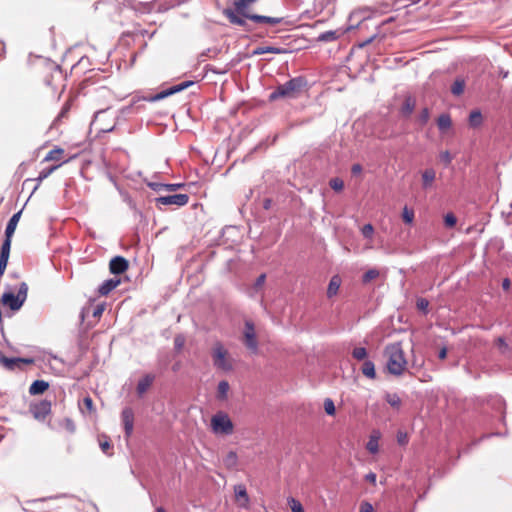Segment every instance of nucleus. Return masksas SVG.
Wrapping results in <instances>:
<instances>
[{"label":"nucleus","mask_w":512,"mask_h":512,"mask_svg":"<svg viewBox=\"0 0 512 512\" xmlns=\"http://www.w3.org/2000/svg\"><path fill=\"white\" fill-rule=\"evenodd\" d=\"M383 356L386 360L387 371L394 376H401L407 369V359L400 342L385 347Z\"/></svg>","instance_id":"1"},{"label":"nucleus","mask_w":512,"mask_h":512,"mask_svg":"<svg viewBox=\"0 0 512 512\" xmlns=\"http://www.w3.org/2000/svg\"><path fill=\"white\" fill-rule=\"evenodd\" d=\"M213 365L222 371L228 372L233 369V359L224 345L217 341L211 349Z\"/></svg>","instance_id":"2"},{"label":"nucleus","mask_w":512,"mask_h":512,"mask_svg":"<svg viewBox=\"0 0 512 512\" xmlns=\"http://www.w3.org/2000/svg\"><path fill=\"white\" fill-rule=\"evenodd\" d=\"M256 0H234L235 10L240 14L246 17L247 19L252 20L255 23H264L269 25H277L282 21L281 17H269L258 14H250L246 12V8L249 4L255 2Z\"/></svg>","instance_id":"3"},{"label":"nucleus","mask_w":512,"mask_h":512,"mask_svg":"<svg viewBox=\"0 0 512 512\" xmlns=\"http://www.w3.org/2000/svg\"><path fill=\"white\" fill-rule=\"evenodd\" d=\"M28 285L21 282L17 294L13 292H5L2 295L1 302L3 306L9 307L12 311L19 310L27 299Z\"/></svg>","instance_id":"4"},{"label":"nucleus","mask_w":512,"mask_h":512,"mask_svg":"<svg viewBox=\"0 0 512 512\" xmlns=\"http://www.w3.org/2000/svg\"><path fill=\"white\" fill-rule=\"evenodd\" d=\"M211 430L217 435H230L234 431V425L226 413L218 412L211 418Z\"/></svg>","instance_id":"5"},{"label":"nucleus","mask_w":512,"mask_h":512,"mask_svg":"<svg viewBox=\"0 0 512 512\" xmlns=\"http://www.w3.org/2000/svg\"><path fill=\"white\" fill-rule=\"evenodd\" d=\"M302 83L299 79H291L280 85L273 91L269 98L270 100H277L279 98H294L300 90Z\"/></svg>","instance_id":"6"},{"label":"nucleus","mask_w":512,"mask_h":512,"mask_svg":"<svg viewBox=\"0 0 512 512\" xmlns=\"http://www.w3.org/2000/svg\"><path fill=\"white\" fill-rule=\"evenodd\" d=\"M243 343L252 353L258 352V341L256 337L255 326L254 323L250 320L245 321Z\"/></svg>","instance_id":"7"},{"label":"nucleus","mask_w":512,"mask_h":512,"mask_svg":"<svg viewBox=\"0 0 512 512\" xmlns=\"http://www.w3.org/2000/svg\"><path fill=\"white\" fill-rule=\"evenodd\" d=\"M156 205L157 206H167V205H174L177 207L185 206L189 202V195L188 194H173V195H167V196H161L156 198Z\"/></svg>","instance_id":"8"},{"label":"nucleus","mask_w":512,"mask_h":512,"mask_svg":"<svg viewBox=\"0 0 512 512\" xmlns=\"http://www.w3.org/2000/svg\"><path fill=\"white\" fill-rule=\"evenodd\" d=\"M30 412L35 419L40 421L44 420L46 416L51 412V402L42 400L38 403L32 404L30 406Z\"/></svg>","instance_id":"9"},{"label":"nucleus","mask_w":512,"mask_h":512,"mask_svg":"<svg viewBox=\"0 0 512 512\" xmlns=\"http://www.w3.org/2000/svg\"><path fill=\"white\" fill-rule=\"evenodd\" d=\"M0 363L9 370H15L16 368L22 369L23 365H31L34 363L32 358H8L6 356L0 357Z\"/></svg>","instance_id":"10"},{"label":"nucleus","mask_w":512,"mask_h":512,"mask_svg":"<svg viewBox=\"0 0 512 512\" xmlns=\"http://www.w3.org/2000/svg\"><path fill=\"white\" fill-rule=\"evenodd\" d=\"M11 243H12V237L5 236V239L2 243L1 251H0V277L3 276V274L7 268V264H8V260H9V256H10Z\"/></svg>","instance_id":"11"},{"label":"nucleus","mask_w":512,"mask_h":512,"mask_svg":"<svg viewBox=\"0 0 512 512\" xmlns=\"http://www.w3.org/2000/svg\"><path fill=\"white\" fill-rule=\"evenodd\" d=\"M129 268V261L123 256H115L109 262V271L114 275L125 273Z\"/></svg>","instance_id":"12"},{"label":"nucleus","mask_w":512,"mask_h":512,"mask_svg":"<svg viewBox=\"0 0 512 512\" xmlns=\"http://www.w3.org/2000/svg\"><path fill=\"white\" fill-rule=\"evenodd\" d=\"M122 423L124 426L125 436L129 438L133 433L134 428V412L130 407H126L121 413Z\"/></svg>","instance_id":"13"},{"label":"nucleus","mask_w":512,"mask_h":512,"mask_svg":"<svg viewBox=\"0 0 512 512\" xmlns=\"http://www.w3.org/2000/svg\"><path fill=\"white\" fill-rule=\"evenodd\" d=\"M193 81H184L180 84L174 85L166 90L161 91L158 93L153 99L154 100H161L165 97H168L170 95H173L175 93H178L180 91H183L184 89L188 88L189 86L193 85Z\"/></svg>","instance_id":"14"},{"label":"nucleus","mask_w":512,"mask_h":512,"mask_svg":"<svg viewBox=\"0 0 512 512\" xmlns=\"http://www.w3.org/2000/svg\"><path fill=\"white\" fill-rule=\"evenodd\" d=\"M68 161L69 159H65V150L60 147L50 150L43 159V162H58L61 165Z\"/></svg>","instance_id":"15"},{"label":"nucleus","mask_w":512,"mask_h":512,"mask_svg":"<svg viewBox=\"0 0 512 512\" xmlns=\"http://www.w3.org/2000/svg\"><path fill=\"white\" fill-rule=\"evenodd\" d=\"M235 501L240 507L247 508L249 504V496L246 487L243 484L234 487Z\"/></svg>","instance_id":"16"},{"label":"nucleus","mask_w":512,"mask_h":512,"mask_svg":"<svg viewBox=\"0 0 512 512\" xmlns=\"http://www.w3.org/2000/svg\"><path fill=\"white\" fill-rule=\"evenodd\" d=\"M121 281L120 279H116V278H111V279H108L106 281H104L99 289H98V293L101 295V296H106L108 295L112 290H114L116 287H118L120 285Z\"/></svg>","instance_id":"17"},{"label":"nucleus","mask_w":512,"mask_h":512,"mask_svg":"<svg viewBox=\"0 0 512 512\" xmlns=\"http://www.w3.org/2000/svg\"><path fill=\"white\" fill-rule=\"evenodd\" d=\"M415 106H416V99L413 96L408 95L405 97V99L403 101V104L400 108V113L404 117H409L412 114V112L414 111Z\"/></svg>","instance_id":"18"},{"label":"nucleus","mask_w":512,"mask_h":512,"mask_svg":"<svg viewBox=\"0 0 512 512\" xmlns=\"http://www.w3.org/2000/svg\"><path fill=\"white\" fill-rule=\"evenodd\" d=\"M223 14L226 16V18L229 20L231 24L238 25V26H244L246 24L245 17L243 15L239 16L238 12L233 11L231 9H225Z\"/></svg>","instance_id":"19"},{"label":"nucleus","mask_w":512,"mask_h":512,"mask_svg":"<svg viewBox=\"0 0 512 512\" xmlns=\"http://www.w3.org/2000/svg\"><path fill=\"white\" fill-rule=\"evenodd\" d=\"M49 388L48 382L44 380H36L29 387V393L31 395L43 394Z\"/></svg>","instance_id":"20"},{"label":"nucleus","mask_w":512,"mask_h":512,"mask_svg":"<svg viewBox=\"0 0 512 512\" xmlns=\"http://www.w3.org/2000/svg\"><path fill=\"white\" fill-rule=\"evenodd\" d=\"M21 213H22V211H18L10 218V220L7 223L6 229H5V236H8V237L13 236V234L16 230L17 224L20 220Z\"/></svg>","instance_id":"21"},{"label":"nucleus","mask_w":512,"mask_h":512,"mask_svg":"<svg viewBox=\"0 0 512 512\" xmlns=\"http://www.w3.org/2000/svg\"><path fill=\"white\" fill-rule=\"evenodd\" d=\"M341 285V278L339 275H334L329 282L328 288H327V297L332 298L335 296L340 288Z\"/></svg>","instance_id":"22"},{"label":"nucleus","mask_w":512,"mask_h":512,"mask_svg":"<svg viewBox=\"0 0 512 512\" xmlns=\"http://www.w3.org/2000/svg\"><path fill=\"white\" fill-rule=\"evenodd\" d=\"M72 103H73V99L72 98H69L65 104L63 105L60 113L58 114V116L56 117V119L54 120V123H53V126H56L58 125L59 123L62 122L63 119H66L68 118V114H69V111L71 109V106H72Z\"/></svg>","instance_id":"23"},{"label":"nucleus","mask_w":512,"mask_h":512,"mask_svg":"<svg viewBox=\"0 0 512 512\" xmlns=\"http://www.w3.org/2000/svg\"><path fill=\"white\" fill-rule=\"evenodd\" d=\"M154 381V376L148 374L144 376L137 384V392L139 395L144 394Z\"/></svg>","instance_id":"24"},{"label":"nucleus","mask_w":512,"mask_h":512,"mask_svg":"<svg viewBox=\"0 0 512 512\" xmlns=\"http://www.w3.org/2000/svg\"><path fill=\"white\" fill-rule=\"evenodd\" d=\"M436 178V172L433 168L425 169L422 172V186L428 188L432 185Z\"/></svg>","instance_id":"25"},{"label":"nucleus","mask_w":512,"mask_h":512,"mask_svg":"<svg viewBox=\"0 0 512 512\" xmlns=\"http://www.w3.org/2000/svg\"><path fill=\"white\" fill-rule=\"evenodd\" d=\"M437 126L439 128V130L441 132H445L447 131L448 129L451 128L452 126V119L450 117L449 114H441L438 118H437Z\"/></svg>","instance_id":"26"},{"label":"nucleus","mask_w":512,"mask_h":512,"mask_svg":"<svg viewBox=\"0 0 512 512\" xmlns=\"http://www.w3.org/2000/svg\"><path fill=\"white\" fill-rule=\"evenodd\" d=\"M469 126L471 128H478L483 123V116L479 110H473L469 114L468 119Z\"/></svg>","instance_id":"27"},{"label":"nucleus","mask_w":512,"mask_h":512,"mask_svg":"<svg viewBox=\"0 0 512 512\" xmlns=\"http://www.w3.org/2000/svg\"><path fill=\"white\" fill-rule=\"evenodd\" d=\"M79 406L82 413H88L90 415L96 413L94 402L90 396L84 397Z\"/></svg>","instance_id":"28"},{"label":"nucleus","mask_w":512,"mask_h":512,"mask_svg":"<svg viewBox=\"0 0 512 512\" xmlns=\"http://www.w3.org/2000/svg\"><path fill=\"white\" fill-rule=\"evenodd\" d=\"M61 166V164H56V165H52L48 168H45L43 169L38 177L36 178V181H37V185L35 187V189H37L39 187V185L42 183V181L46 178H48L54 171H56L59 167Z\"/></svg>","instance_id":"29"},{"label":"nucleus","mask_w":512,"mask_h":512,"mask_svg":"<svg viewBox=\"0 0 512 512\" xmlns=\"http://www.w3.org/2000/svg\"><path fill=\"white\" fill-rule=\"evenodd\" d=\"M379 437H380V435L378 432H373L367 442L366 448L372 454L377 453L379 450V445H378Z\"/></svg>","instance_id":"30"},{"label":"nucleus","mask_w":512,"mask_h":512,"mask_svg":"<svg viewBox=\"0 0 512 512\" xmlns=\"http://www.w3.org/2000/svg\"><path fill=\"white\" fill-rule=\"evenodd\" d=\"M361 371L364 376H366L370 379H375V377H376L375 365L372 361H369V360L365 361L362 365Z\"/></svg>","instance_id":"31"},{"label":"nucleus","mask_w":512,"mask_h":512,"mask_svg":"<svg viewBox=\"0 0 512 512\" xmlns=\"http://www.w3.org/2000/svg\"><path fill=\"white\" fill-rule=\"evenodd\" d=\"M224 465L228 469H233L238 464V457L236 452L230 451L223 459Z\"/></svg>","instance_id":"32"},{"label":"nucleus","mask_w":512,"mask_h":512,"mask_svg":"<svg viewBox=\"0 0 512 512\" xmlns=\"http://www.w3.org/2000/svg\"><path fill=\"white\" fill-rule=\"evenodd\" d=\"M385 400L393 408L399 409L401 407L402 400L397 393H387Z\"/></svg>","instance_id":"33"},{"label":"nucleus","mask_w":512,"mask_h":512,"mask_svg":"<svg viewBox=\"0 0 512 512\" xmlns=\"http://www.w3.org/2000/svg\"><path fill=\"white\" fill-rule=\"evenodd\" d=\"M465 89V81L464 79L458 78L454 81V83L451 86V92L455 96H460L463 94Z\"/></svg>","instance_id":"34"},{"label":"nucleus","mask_w":512,"mask_h":512,"mask_svg":"<svg viewBox=\"0 0 512 512\" xmlns=\"http://www.w3.org/2000/svg\"><path fill=\"white\" fill-rule=\"evenodd\" d=\"M99 445L101 450L108 455H111L112 453L110 450H112V444L110 441V438L106 435H102L99 437Z\"/></svg>","instance_id":"35"},{"label":"nucleus","mask_w":512,"mask_h":512,"mask_svg":"<svg viewBox=\"0 0 512 512\" xmlns=\"http://www.w3.org/2000/svg\"><path fill=\"white\" fill-rule=\"evenodd\" d=\"M379 271L377 269H369L362 277V282L364 284L370 283L379 277Z\"/></svg>","instance_id":"36"},{"label":"nucleus","mask_w":512,"mask_h":512,"mask_svg":"<svg viewBox=\"0 0 512 512\" xmlns=\"http://www.w3.org/2000/svg\"><path fill=\"white\" fill-rule=\"evenodd\" d=\"M44 70H45V72H46V74H47V75L51 76V79H50V78H49V79H46V83H47L48 85H51V84H52V77H53L52 73H53V72H55V73H56V74H58V75H60V74H61L60 69H59L57 66L53 65V64H47V65H45Z\"/></svg>","instance_id":"37"},{"label":"nucleus","mask_w":512,"mask_h":512,"mask_svg":"<svg viewBox=\"0 0 512 512\" xmlns=\"http://www.w3.org/2000/svg\"><path fill=\"white\" fill-rule=\"evenodd\" d=\"M414 217H415V214H414L413 209H410L407 206H405L402 211L403 221L407 224H411L414 221Z\"/></svg>","instance_id":"38"},{"label":"nucleus","mask_w":512,"mask_h":512,"mask_svg":"<svg viewBox=\"0 0 512 512\" xmlns=\"http://www.w3.org/2000/svg\"><path fill=\"white\" fill-rule=\"evenodd\" d=\"M288 504L292 512H305L302 504L293 497L288 499Z\"/></svg>","instance_id":"39"},{"label":"nucleus","mask_w":512,"mask_h":512,"mask_svg":"<svg viewBox=\"0 0 512 512\" xmlns=\"http://www.w3.org/2000/svg\"><path fill=\"white\" fill-rule=\"evenodd\" d=\"M352 356L357 360H364L367 357V351L364 347H356L352 351Z\"/></svg>","instance_id":"40"},{"label":"nucleus","mask_w":512,"mask_h":512,"mask_svg":"<svg viewBox=\"0 0 512 512\" xmlns=\"http://www.w3.org/2000/svg\"><path fill=\"white\" fill-rule=\"evenodd\" d=\"M229 383L227 381H221L218 384V396L220 398H226L227 393L229 391Z\"/></svg>","instance_id":"41"},{"label":"nucleus","mask_w":512,"mask_h":512,"mask_svg":"<svg viewBox=\"0 0 512 512\" xmlns=\"http://www.w3.org/2000/svg\"><path fill=\"white\" fill-rule=\"evenodd\" d=\"M457 223V218L453 213H447L444 216V224L447 228H453Z\"/></svg>","instance_id":"42"},{"label":"nucleus","mask_w":512,"mask_h":512,"mask_svg":"<svg viewBox=\"0 0 512 512\" xmlns=\"http://www.w3.org/2000/svg\"><path fill=\"white\" fill-rule=\"evenodd\" d=\"M281 52V49L279 48H276V47H271V46H266V47H260L258 48L257 50H255V54H258V55H261V54H265V53H280Z\"/></svg>","instance_id":"43"},{"label":"nucleus","mask_w":512,"mask_h":512,"mask_svg":"<svg viewBox=\"0 0 512 512\" xmlns=\"http://www.w3.org/2000/svg\"><path fill=\"white\" fill-rule=\"evenodd\" d=\"M330 187L339 192L344 188V182L340 178H332L329 182Z\"/></svg>","instance_id":"44"},{"label":"nucleus","mask_w":512,"mask_h":512,"mask_svg":"<svg viewBox=\"0 0 512 512\" xmlns=\"http://www.w3.org/2000/svg\"><path fill=\"white\" fill-rule=\"evenodd\" d=\"M429 118H430L429 109L428 108L422 109V111L420 112V114L418 116V121H419L420 125L421 126L426 125L427 122L429 121Z\"/></svg>","instance_id":"45"},{"label":"nucleus","mask_w":512,"mask_h":512,"mask_svg":"<svg viewBox=\"0 0 512 512\" xmlns=\"http://www.w3.org/2000/svg\"><path fill=\"white\" fill-rule=\"evenodd\" d=\"M324 410L328 415L333 416L335 414V412H336L335 405H334V402L330 398L325 399Z\"/></svg>","instance_id":"46"},{"label":"nucleus","mask_w":512,"mask_h":512,"mask_svg":"<svg viewBox=\"0 0 512 512\" xmlns=\"http://www.w3.org/2000/svg\"><path fill=\"white\" fill-rule=\"evenodd\" d=\"M320 41H334L337 39V33L335 31H327L319 35Z\"/></svg>","instance_id":"47"},{"label":"nucleus","mask_w":512,"mask_h":512,"mask_svg":"<svg viewBox=\"0 0 512 512\" xmlns=\"http://www.w3.org/2000/svg\"><path fill=\"white\" fill-rule=\"evenodd\" d=\"M495 344L502 354L509 350V346L503 337H498L495 341Z\"/></svg>","instance_id":"48"},{"label":"nucleus","mask_w":512,"mask_h":512,"mask_svg":"<svg viewBox=\"0 0 512 512\" xmlns=\"http://www.w3.org/2000/svg\"><path fill=\"white\" fill-rule=\"evenodd\" d=\"M439 158H440V160H441V161H442L446 166L450 165V164H451V162H452V159H453V158H452V156H451V154H450V152H449V151H447V150H446V151H442V152L439 154Z\"/></svg>","instance_id":"49"},{"label":"nucleus","mask_w":512,"mask_h":512,"mask_svg":"<svg viewBox=\"0 0 512 512\" xmlns=\"http://www.w3.org/2000/svg\"><path fill=\"white\" fill-rule=\"evenodd\" d=\"M361 232L365 238H371L374 233V228L371 224H365L362 227Z\"/></svg>","instance_id":"50"},{"label":"nucleus","mask_w":512,"mask_h":512,"mask_svg":"<svg viewBox=\"0 0 512 512\" xmlns=\"http://www.w3.org/2000/svg\"><path fill=\"white\" fill-rule=\"evenodd\" d=\"M63 426L64 428L69 432V433H74L75 430H76V426H75V423L73 422V420L69 419V418H66L64 421H63Z\"/></svg>","instance_id":"51"},{"label":"nucleus","mask_w":512,"mask_h":512,"mask_svg":"<svg viewBox=\"0 0 512 512\" xmlns=\"http://www.w3.org/2000/svg\"><path fill=\"white\" fill-rule=\"evenodd\" d=\"M416 306L419 310L426 312L429 306V302L425 298H419L417 299Z\"/></svg>","instance_id":"52"},{"label":"nucleus","mask_w":512,"mask_h":512,"mask_svg":"<svg viewBox=\"0 0 512 512\" xmlns=\"http://www.w3.org/2000/svg\"><path fill=\"white\" fill-rule=\"evenodd\" d=\"M180 186V184H154V189L156 190L157 188H165L166 190L174 191Z\"/></svg>","instance_id":"53"},{"label":"nucleus","mask_w":512,"mask_h":512,"mask_svg":"<svg viewBox=\"0 0 512 512\" xmlns=\"http://www.w3.org/2000/svg\"><path fill=\"white\" fill-rule=\"evenodd\" d=\"M265 280H266V275L265 274H261L257 279H256V282L254 284V287L256 289H260L264 283H265Z\"/></svg>","instance_id":"54"},{"label":"nucleus","mask_w":512,"mask_h":512,"mask_svg":"<svg viewBox=\"0 0 512 512\" xmlns=\"http://www.w3.org/2000/svg\"><path fill=\"white\" fill-rule=\"evenodd\" d=\"M360 512H374V508L370 503L363 502L360 505Z\"/></svg>","instance_id":"55"},{"label":"nucleus","mask_w":512,"mask_h":512,"mask_svg":"<svg viewBox=\"0 0 512 512\" xmlns=\"http://www.w3.org/2000/svg\"><path fill=\"white\" fill-rule=\"evenodd\" d=\"M397 441L401 445H405L408 443V437L406 433L399 432L397 435Z\"/></svg>","instance_id":"56"},{"label":"nucleus","mask_w":512,"mask_h":512,"mask_svg":"<svg viewBox=\"0 0 512 512\" xmlns=\"http://www.w3.org/2000/svg\"><path fill=\"white\" fill-rule=\"evenodd\" d=\"M174 344L176 349L180 350L184 345V338L182 336L175 337Z\"/></svg>","instance_id":"57"},{"label":"nucleus","mask_w":512,"mask_h":512,"mask_svg":"<svg viewBox=\"0 0 512 512\" xmlns=\"http://www.w3.org/2000/svg\"><path fill=\"white\" fill-rule=\"evenodd\" d=\"M365 479L370 482L372 485H376V474L373 472L368 473L365 476Z\"/></svg>","instance_id":"58"},{"label":"nucleus","mask_w":512,"mask_h":512,"mask_svg":"<svg viewBox=\"0 0 512 512\" xmlns=\"http://www.w3.org/2000/svg\"><path fill=\"white\" fill-rule=\"evenodd\" d=\"M351 172L353 175L360 174L362 172V166L360 164H353L351 167Z\"/></svg>","instance_id":"59"},{"label":"nucleus","mask_w":512,"mask_h":512,"mask_svg":"<svg viewBox=\"0 0 512 512\" xmlns=\"http://www.w3.org/2000/svg\"><path fill=\"white\" fill-rule=\"evenodd\" d=\"M510 286H511V281L510 279L508 278H504L503 281H502V288L505 290V291H508L510 289Z\"/></svg>","instance_id":"60"},{"label":"nucleus","mask_w":512,"mask_h":512,"mask_svg":"<svg viewBox=\"0 0 512 512\" xmlns=\"http://www.w3.org/2000/svg\"><path fill=\"white\" fill-rule=\"evenodd\" d=\"M447 356V349L446 348H442L440 351H439V355L438 357L441 359V360H444Z\"/></svg>","instance_id":"61"},{"label":"nucleus","mask_w":512,"mask_h":512,"mask_svg":"<svg viewBox=\"0 0 512 512\" xmlns=\"http://www.w3.org/2000/svg\"><path fill=\"white\" fill-rule=\"evenodd\" d=\"M102 313V308H97V310L94 312V315H100Z\"/></svg>","instance_id":"62"},{"label":"nucleus","mask_w":512,"mask_h":512,"mask_svg":"<svg viewBox=\"0 0 512 512\" xmlns=\"http://www.w3.org/2000/svg\"><path fill=\"white\" fill-rule=\"evenodd\" d=\"M156 512H166L165 509L163 507H158L156 509Z\"/></svg>","instance_id":"63"}]
</instances>
